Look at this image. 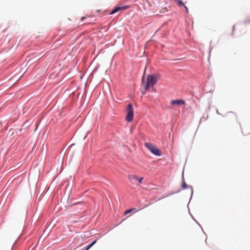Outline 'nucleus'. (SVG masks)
I'll list each match as a JSON object with an SVG mask.
<instances>
[{
	"mask_svg": "<svg viewBox=\"0 0 250 250\" xmlns=\"http://www.w3.org/2000/svg\"><path fill=\"white\" fill-rule=\"evenodd\" d=\"M157 80L156 77L154 75H148L147 76L146 82L145 83L144 81V77L142 79V83L144 84L145 90H148L150 87H152L154 85L157 83Z\"/></svg>",
	"mask_w": 250,
	"mask_h": 250,
	"instance_id": "obj_1",
	"label": "nucleus"
},
{
	"mask_svg": "<svg viewBox=\"0 0 250 250\" xmlns=\"http://www.w3.org/2000/svg\"><path fill=\"white\" fill-rule=\"evenodd\" d=\"M127 178L131 183L134 185H139L142 183L144 177H139L136 175L129 174L127 176Z\"/></svg>",
	"mask_w": 250,
	"mask_h": 250,
	"instance_id": "obj_2",
	"label": "nucleus"
},
{
	"mask_svg": "<svg viewBox=\"0 0 250 250\" xmlns=\"http://www.w3.org/2000/svg\"><path fill=\"white\" fill-rule=\"evenodd\" d=\"M126 111L127 113L126 120L128 122H131L133 121L134 117V111L132 105L129 104L127 105Z\"/></svg>",
	"mask_w": 250,
	"mask_h": 250,
	"instance_id": "obj_3",
	"label": "nucleus"
},
{
	"mask_svg": "<svg viewBox=\"0 0 250 250\" xmlns=\"http://www.w3.org/2000/svg\"><path fill=\"white\" fill-rule=\"evenodd\" d=\"M145 146L153 154L156 156H160L161 155L160 150L152 144L149 143H145Z\"/></svg>",
	"mask_w": 250,
	"mask_h": 250,
	"instance_id": "obj_4",
	"label": "nucleus"
},
{
	"mask_svg": "<svg viewBox=\"0 0 250 250\" xmlns=\"http://www.w3.org/2000/svg\"><path fill=\"white\" fill-rule=\"evenodd\" d=\"M185 102L183 100H172L171 101V104L172 105L174 104H178V105H181V104H185Z\"/></svg>",
	"mask_w": 250,
	"mask_h": 250,
	"instance_id": "obj_5",
	"label": "nucleus"
},
{
	"mask_svg": "<svg viewBox=\"0 0 250 250\" xmlns=\"http://www.w3.org/2000/svg\"><path fill=\"white\" fill-rule=\"evenodd\" d=\"M126 6H123V7H120L117 6L115 7L111 12H110V14H113L115 13L116 12L119 11L121 9H126Z\"/></svg>",
	"mask_w": 250,
	"mask_h": 250,
	"instance_id": "obj_6",
	"label": "nucleus"
},
{
	"mask_svg": "<svg viewBox=\"0 0 250 250\" xmlns=\"http://www.w3.org/2000/svg\"><path fill=\"white\" fill-rule=\"evenodd\" d=\"M176 2L179 6H182L185 5L184 3L181 0H174Z\"/></svg>",
	"mask_w": 250,
	"mask_h": 250,
	"instance_id": "obj_7",
	"label": "nucleus"
},
{
	"mask_svg": "<svg viewBox=\"0 0 250 250\" xmlns=\"http://www.w3.org/2000/svg\"><path fill=\"white\" fill-rule=\"evenodd\" d=\"M182 187L183 189H186L188 187L187 184L186 183V182L184 181H183V184L182 185Z\"/></svg>",
	"mask_w": 250,
	"mask_h": 250,
	"instance_id": "obj_8",
	"label": "nucleus"
},
{
	"mask_svg": "<svg viewBox=\"0 0 250 250\" xmlns=\"http://www.w3.org/2000/svg\"><path fill=\"white\" fill-rule=\"evenodd\" d=\"M135 208H133V209H128L127 210H126L125 212V214H127L129 213H130L133 210H134Z\"/></svg>",
	"mask_w": 250,
	"mask_h": 250,
	"instance_id": "obj_9",
	"label": "nucleus"
},
{
	"mask_svg": "<svg viewBox=\"0 0 250 250\" xmlns=\"http://www.w3.org/2000/svg\"><path fill=\"white\" fill-rule=\"evenodd\" d=\"M92 245L91 244H89L88 245L86 248H85V249L84 250H88L91 247H92Z\"/></svg>",
	"mask_w": 250,
	"mask_h": 250,
	"instance_id": "obj_10",
	"label": "nucleus"
},
{
	"mask_svg": "<svg viewBox=\"0 0 250 250\" xmlns=\"http://www.w3.org/2000/svg\"><path fill=\"white\" fill-rule=\"evenodd\" d=\"M96 242H97V240H95L93 241L90 244L92 245V246H93Z\"/></svg>",
	"mask_w": 250,
	"mask_h": 250,
	"instance_id": "obj_11",
	"label": "nucleus"
},
{
	"mask_svg": "<svg viewBox=\"0 0 250 250\" xmlns=\"http://www.w3.org/2000/svg\"><path fill=\"white\" fill-rule=\"evenodd\" d=\"M186 10V12L187 13H188V8L186 6V5H184Z\"/></svg>",
	"mask_w": 250,
	"mask_h": 250,
	"instance_id": "obj_12",
	"label": "nucleus"
},
{
	"mask_svg": "<svg viewBox=\"0 0 250 250\" xmlns=\"http://www.w3.org/2000/svg\"><path fill=\"white\" fill-rule=\"evenodd\" d=\"M84 18H85V17H82V19H81V20H83Z\"/></svg>",
	"mask_w": 250,
	"mask_h": 250,
	"instance_id": "obj_13",
	"label": "nucleus"
}]
</instances>
